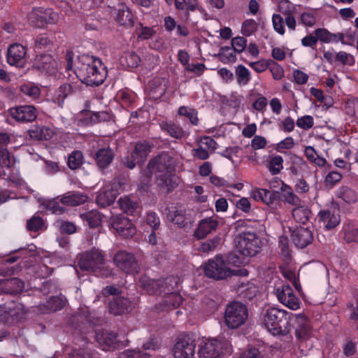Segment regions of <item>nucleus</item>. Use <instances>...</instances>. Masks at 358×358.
Instances as JSON below:
<instances>
[{
	"mask_svg": "<svg viewBox=\"0 0 358 358\" xmlns=\"http://www.w3.org/2000/svg\"><path fill=\"white\" fill-rule=\"evenodd\" d=\"M292 239L296 247L304 248L312 243L313 234L308 228L300 227L293 231L292 233Z\"/></svg>",
	"mask_w": 358,
	"mask_h": 358,
	"instance_id": "20",
	"label": "nucleus"
},
{
	"mask_svg": "<svg viewBox=\"0 0 358 358\" xmlns=\"http://www.w3.org/2000/svg\"><path fill=\"white\" fill-rule=\"evenodd\" d=\"M114 10L116 11V16L115 19L120 25L124 26L126 27H133V14L125 4H118V8H115Z\"/></svg>",
	"mask_w": 358,
	"mask_h": 358,
	"instance_id": "25",
	"label": "nucleus"
},
{
	"mask_svg": "<svg viewBox=\"0 0 358 358\" xmlns=\"http://www.w3.org/2000/svg\"><path fill=\"white\" fill-rule=\"evenodd\" d=\"M66 304V301L60 296H52L45 303L38 306V310L41 313H50L62 309Z\"/></svg>",
	"mask_w": 358,
	"mask_h": 358,
	"instance_id": "26",
	"label": "nucleus"
},
{
	"mask_svg": "<svg viewBox=\"0 0 358 358\" xmlns=\"http://www.w3.org/2000/svg\"><path fill=\"white\" fill-rule=\"evenodd\" d=\"M231 48L236 53H241L244 51L247 46V40L242 36L233 38L231 41Z\"/></svg>",
	"mask_w": 358,
	"mask_h": 358,
	"instance_id": "56",
	"label": "nucleus"
},
{
	"mask_svg": "<svg viewBox=\"0 0 358 358\" xmlns=\"http://www.w3.org/2000/svg\"><path fill=\"white\" fill-rule=\"evenodd\" d=\"M26 48L21 44L10 45L7 51V62L11 66H22L24 62Z\"/></svg>",
	"mask_w": 358,
	"mask_h": 358,
	"instance_id": "19",
	"label": "nucleus"
},
{
	"mask_svg": "<svg viewBox=\"0 0 358 358\" xmlns=\"http://www.w3.org/2000/svg\"><path fill=\"white\" fill-rule=\"evenodd\" d=\"M112 227L122 236L131 238L136 232L135 226L123 215L115 216L111 221Z\"/></svg>",
	"mask_w": 358,
	"mask_h": 358,
	"instance_id": "17",
	"label": "nucleus"
},
{
	"mask_svg": "<svg viewBox=\"0 0 358 358\" xmlns=\"http://www.w3.org/2000/svg\"><path fill=\"white\" fill-rule=\"evenodd\" d=\"M296 124L301 129L308 130L314 124V119L310 115H304L297 119Z\"/></svg>",
	"mask_w": 358,
	"mask_h": 358,
	"instance_id": "60",
	"label": "nucleus"
},
{
	"mask_svg": "<svg viewBox=\"0 0 358 358\" xmlns=\"http://www.w3.org/2000/svg\"><path fill=\"white\" fill-rule=\"evenodd\" d=\"M131 306L130 301L121 296H113L109 302V310L115 315H119L129 312Z\"/></svg>",
	"mask_w": 358,
	"mask_h": 358,
	"instance_id": "22",
	"label": "nucleus"
},
{
	"mask_svg": "<svg viewBox=\"0 0 358 358\" xmlns=\"http://www.w3.org/2000/svg\"><path fill=\"white\" fill-rule=\"evenodd\" d=\"M196 344L189 336L180 338L173 349L175 358H192L195 352Z\"/></svg>",
	"mask_w": 358,
	"mask_h": 358,
	"instance_id": "15",
	"label": "nucleus"
},
{
	"mask_svg": "<svg viewBox=\"0 0 358 358\" xmlns=\"http://www.w3.org/2000/svg\"><path fill=\"white\" fill-rule=\"evenodd\" d=\"M310 210L306 207L301 206H296L292 210V216L296 222L301 224H306L310 217Z\"/></svg>",
	"mask_w": 358,
	"mask_h": 358,
	"instance_id": "40",
	"label": "nucleus"
},
{
	"mask_svg": "<svg viewBox=\"0 0 358 358\" xmlns=\"http://www.w3.org/2000/svg\"><path fill=\"white\" fill-rule=\"evenodd\" d=\"M59 197L48 200L44 203L45 208L54 214L62 215L66 210L65 208L61 206Z\"/></svg>",
	"mask_w": 358,
	"mask_h": 358,
	"instance_id": "44",
	"label": "nucleus"
},
{
	"mask_svg": "<svg viewBox=\"0 0 358 358\" xmlns=\"http://www.w3.org/2000/svg\"><path fill=\"white\" fill-rule=\"evenodd\" d=\"M197 113L195 109L185 106H180L178 110V115L187 117L191 124L195 126L199 124Z\"/></svg>",
	"mask_w": 358,
	"mask_h": 358,
	"instance_id": "42",
	"label": "nucleus"
},
{
	"mask_svg": "<svg viewBox=\"0 0 358 358\" xmlns=\"http://www.w3.org/2000/svg\"><path fill=\"white\" fill-rule=\"evenodd\" d=\"M52 45V41L45 34H39L35 39V46L38 50L48 48Z\"/></svg>",
	"mask_w": 358,
	"mask_h": 358,
	"instance_id": "57",
	"label": "nucleus"
},
{
	"mask_svg": "<svg viewBox=\"0 0 358 358\" xmlns=\"http://www.w3.org/2000/svg\"><path fill=\"white\" fill-rule=\"evenodd\" d=\"M283 159L280 155H275L269 160L268 169L272 175H276L283 169Z\"/></svg>",
	"mask_w": 358,
	"mask_h": 358,
	"instance_id": "47",
	"label": "nucleus"
},
{
	"mask_svg": "<svg viewBox=\"0 0 358 358\" xmlns=\"http://www.w3.org/2000/svg\"><path fill=\"white\" fill-rule=\"evenodd\" d=\"M335 61L343 65L352 66L355 64V57L352 55L344 51H340L336 53Z\"/></svg>",
	"mask_w": 358,
	"mask_h": 358,
	"instance_id": "53",
	"label": "nucleus"
},
{
	"mask_svg": "<svg viewBox=\"0 0 358 358\" xmlns=\"http://www.w3.org/2000/svg\"><path fill=\"white\" fill-rule=\"evenodd\" d=\"M248 317V308L245 304L241 302H232L225 309L224 322L230 329H236L243 325Z\"/></svg>",
	"mask_w": 358,
	"mask_h": 358,
	"instance_id": "7",
	"label": "nucleus"
},
{
	"mask_svg": "<svg viewBox=\"0 0 358 358\" xmlns=\"http://www.w3.org/2000/svg\"><path fill=\"white\" fill-rule=\"evenodd\" d=\"M114 158V153L110 148H101L95 153L94 159L100 169L108 167Z\"/></svg>",
	"mask_w": 358,
	"mask_h": 358,
	"instance_id": "29",
	"label": "nucleus"
},
{
	"mask_svg": "<svg viewBox=\"0 0 358 358\" xmlns=\"http://www.w3.org/2000/svg\"><path fill=\"white\" fill-rule=\"evenodd\" d=\"M168 294L164 301L167 305L176 308L182 303V298L179 294L171 290Z\"/></svg>",
	"mask_w": 358,
	"mask_h": 358,
	"instance_id": "59",
	"label": "nucleus"
},
{
	"mask_svg": "<svg viewBox=\"0 0 358 358\" xmlns=\"http://www.w3.org/2000/svg\"><path fill=\"white\" fill-rule=\"evenodd\" d=\"M30 138L35 141H48L55 134L54 131L45 126L33 125L27 131Z\"/></svg>",
	"mask_w": 358,
	"mask_h": 358,
	"instance_id": "27",
	"label": "nucleus"
},
{
	"mask_svg": "<svg viewBox=\"0 0 358 358\" xmlns=\"http://www.w3.org/2000/svg\"><path fill=\"white\" fill-rule=\"evenodd\" d=\"M57 223L62 234H72L76 231V226L71 222L58 220Z\"/></svg>",
	"mask_w": 358,
	"mask_h": 358,
	"instance_id": "58",
	"label": "nucleus"
},
{
	"mask_svg": "<svg viewBox=\"0 0 358 358\" xmlns=\"http://www.w3.org/2000/svg\"><path fill=\"white\" fill-rule=\"evenodd\" d=\"M87 196L78 192H69L60 198L62 204L68 206H76L84 203Z\"/></svg>",
	"mask_w": 358,
	"mask_h": 358,
	"instance_id": "31",
	"label": "nucleus"
},
{
	"mask_svg": "<svg viewBox=\"0 0 358 358\" xmlns=\"http://www.w3.org/2000/svg\"><path fill=\"white\" fill-rule=\"evenodd\" d=\"M69 358H96L94 352L89 348L74 349L69 354Z\"/></svg>",
	"mask_w": 358,
	"mask_h": 358,
	"instance_id": "49",
	"label": "nucleus"
},
{
	"mask_svg": "<svg viewBox=\"0 0 358 358\" xmlns=\"http://www.w3.org/2000/svg\"><path fill=\"white\" fill-rule=\"evenodd\" d=\"M80 217L83 221H86L90 228L98 227L101 223V215L97 210H91L80 214Z\"/></svg>",
	"mask_w": 358,
	"mask_h": 358,
	"instance_id": "38",
	"label": "nucleus"
},
{
	"mask_svg": "<svg viewBox=\"0 0 358 358\" xmlns=\"http://www.w3.org/2000/svg\"><path fill=\"white\" fill-rule=\"evenodd\" d=\"M336 196L348 204H353L358 201V192L347 186H341L337 190Z\"/></svg>",
	"mask_w": 358,
	"mask_h": 358,
	"instance_id": "34",
	"label": "nucleus"
},
{
	"mask_svg": "<svg viewBox=\"0 0 358 358\" xmlns=\"http://www.w3.org/2000/svg\"><path fill=\"white\" fill-rule=\"evenodd\" d=\"M122 59L125 61L127 66L130 68L138 67L141 62L139 56L134 52H125Z\"/></svg>",
	"mask_w": 358,
	"mask_h": 358,
	"instance_id": "51",
	"label": "nucleus"
},
{
	"mask_svg": "<svg viewBox=\"0 0 358 358\" xmlns=\"http://www.w3.org/2000/svg\"><path fill=\"white\" fill-rule=\"evenodd\" d=\"M218 222L216 217H209L199 221L194 235L197 239H203L215 231L217 227Z\"/></svg>",
	"mask_w": 358,
	"mask_h": 358,
	"instance_id": "21",
	"label": "nucleus"
},
{
	"mask_svg": "<svg viewBox=\"0 0 358 358\" xmlns=\"http://www.w3.org/2000/svg\"><path fill=\"white\" fill-rule=\"evenodd\" d=\"M292 313L283 309L270 308L263 315V324L274 336H285L291 331Z\"/></svg>",
	"mask_w": 358,
	"mask_h": 358,
	"instance_id": "2",
	"label": "nucleus"
},
{
	"mask_svg": "<svg viewBox=\"0 0 358 358\" xmlns=\"http://www.w3.org/2000/svg\"><path fill=\"white\" fill-rule=\"evenodd\" d=\"M166 215L167 220L177 225L180 228L185 227L187 225V218L186 217L185 210L183 209H178L176 207H167L166 208Z\"/></svg>",
	"mask_w": 358,
	"mask_h": 358,
	"instance_id": "23",
	"label": "nucleus"
},
{
	"mask_svg": "<svg viewBox=\"0 0 358 358\" xmlns=\"http://www.w3.org/2000/svg\"><path fill=\"white\" fill-rule=\"evenodd\" d=\"M280 190L282 192L281 197L283 202L294 206H299L301 204L302 201L301 199L294 192L292 188L289 185L282 182Z\"/></svg>",
	"mask_w": 358,
	"mask_h": 358,
	"instance_id": "33",
	"label": "nucleus"
},
{
	"mask_svg": "<svg viewBox=\"0 0 358 358\" xmlns=\"http://www.w3.org/2000/svg\"><path fill=\"white\" fill-rule=\"evenodd\" d=\"M159 126L163 131L166 132L172 138L181 139L185 136L182 127L173 121H163Z\"/></svg>",
	"mask_w": 358,
	"mask_h": 358,
	"instance_id": "32",
	"label": "nucleus"
},
{
	"mask_svg": "<svg viewBox=\"0 0 358 358\" xmlns=\"http://www.w3.org/2000/svg\"><path fill=\"white\" fill-rule=\"evenodd\" d=\"M278 127L282 131L290 133L294 129L295 122L291 117H286L278 124Z\"/></svg>",
	"mask_w": 358,
	"mask_h": 358,
	"instance_id": "63",
	"label": "nucleus"
},
{
	"mask_svg": "<svg viewBox=\"0 0 358 358\" xmlns=\"http://www.w3.org/2000/svg\"><path fill=\"white\" fill-rule=\"evenodd\" d=\"M117 194V191L114 189L101 190L97 193L96 203L101 208H106L114 203Z\"/></svg>",
	"mask_w": 358,
	"mask_h": 358,
	"instance_id": "30",
	"label": "nucleus"
},
{
	"mask_svg": "<svg viewBox=\"0 0 358 358\" xmlns=\"http://www.w3.org/2000/svg\"><path fill=\"white\" fill-rule=\"evenodd\" d=\"M96 341L105 351L117 348L119 343L117 334L105 330H99L96 332Z\"/></svg>",
	"mask_w": 358,
	"mask_h": 358,
	"instance_id": "18",
	"label": "nucleus"
},
{
	"mask_svg": "<svg viewBox=\"0 0 358 358\" xmlns=\"http://www.w3.org/2000/svg\"><path fill=\"white\" fill-rule=\"evenodd\" d=\"M237 83L241 85H245L250 80V73L249 70L242 64L236 68Z\"/></svg>",
	"mask_w": 358,
	"mask_h": 358,
	"instance_id": "46",
	"label": "nucleus"
},
{
	"mask_svg": "<svg viewBox=\"0 0 358 358\" xmlns=\"http://www.w3.org/2000/svg\"><path fill=\"white\" fill-rule=\"evenodd\" d=\"M230 351L227 341L213 338L204 342L199 350V358H222L224 352Z\"/></svg>",
	"mask_w": 358,
	"mask_h": 358,
	"instance_id": "9",
	"label": "nucleus"
},
{
	"mask_svg": "<svg viewBox=\"0 0 358 358\" xmlns=\"http://www.w3.org/2000/svg\"><path fill=\"white\" fill-rule=\"evenodd\" d=\"M73 93V87L71 84L62 85L55 92L52 100L59 106H62L65 99Z\"/></svg>",
	"mask_w": 358,
	"mask_h": 358,
	"instance_id": "35",
	"label": "nucleus"
},
{
	"mask_svg": "<svg viewBox=\"0 0 358 358\" xmlns=\"http://www.w3.org/2000/svg\"><path fill=\"white\" fill-rule=\"evenodd\" d=\"M118 203L124 213L131 215H134L138 208L136 201L131 199L129 196L121 197L118 200Z\"/></svg>",
	"mask_w": 358,
	"mask_h": 358,
	"instance_id": "37",
	"label": "nucleus"
},
{
	"mask_svg": "<svg viewBox=\"0 0 358 358\" xmlns=\"http://www.w3.org/2000/svg\"><path fill=\"white\" fill-rule=\"evenodd\" d=\"M344 240L348 243L358 242V229L351 225H346L343 229Z\"/></svg>",
	"mask_w": 358,
	"mask_h": 358,
	"instance_id": "48",
	"label": "nucleus"
},
{
	"mask_svg": "<svg viewBox=\"0 0 358 358\" xmlns=\"http://www.w3.org/2000/svg\"><path fill=\"white\" fill-rule=\"evenodd\" d=\"M140 287L143 288L149 294L167 295L169 292L174 290L177 285V279L173 276L165 279L152 280L146 275H142L138 280Z\"/></svg>",
	"mask_w": 358,
	"mask_h": 358,
	"instance_id": "6",
	"label": "nucleus"
},
{
	"mask_svg": "<svg viewBox=\"0 0 358 358\" xmlns=\"http://www.w3.org/2000/svg\"><path fill=\"white\" fill-rule=\"evenodd\" d=\"M30 23L35 27L42 28L47 24H55L59 20V14L51 8H34L29 13Z\"/></svg>",
	"mask_w": 358,
	"mask_h": 358,
	"instance_id": "8",
	"label": "nucleus"
},
{
	"mask_svg": "<svg viewBox=\"0 0 358 358\" xmlns=\"http://www.w3.org/2000/svg\"><path fill=\"white\" fill-rule=\"evenodd\" d=\"M291 329L293 328L299 343H303L312 336V328L307 317L301 314H292L290 317Z\"/></svg>",
	"mask_w": 358,
	"mask_h": 358,
	"instance_id": "10",
	"label": "nucleus"
},
{
	"mask_svg": "<svg viewBox=\"0 0 358 358\" xmlns=\"http://www.w3.org/2000/svg\"><path fill=\"white\" fill-rule=\"evenodd\" d=\"M45 222L39 215H34L27 221V229L29 231L38 232L42 230Z\"/></svg>",
	"mask_w": 358,
	"mask_h": 358,
	"instance_id": "45",
	"label": "nucleus"
},
{
	"mask_svg": "<svg viewBox=\"0 0 358 358\" xmlns=\"http://www.w3.org/2000/svg\"><path fill=\"white\" fill-rule=\"evenodd\" d=\"M273 26L275 31L279 34H285L284 20L280 14H274L272 17Z\"/></svg>",
	"mask_w": 358,
	"mask_h": 358,
	"instance_id": "62",
	"label": "nucleus"
},
{
	"mask_svg": "<svg viewBox=\"0 0 358 358\" xmlns=\"http://www.w3.org/2000/svg\"><path fill=\"white\" fill-rule=\"evenodd\" d=\"M150 151L151 146L148 143L138 142L136 144L131 157H126L123 159V164L127 168L132 169L136 164H143Z\"/></svg>",
	"mask_w": 358,
	"mask_h": 358,
	"instance_id": "12",
	"label": "nucleus"
},
{
	"mask_svg": "<svg viewBox=\"0 0 358 358\" xmlns=\"http://www.w3.org/2000/svg\"><path fill=\"white\" fill-rule=\"evenodd\" d=\"M239 358H264V356L259 349L251 348L243 351Z\"/></svg>",
	"mask_w": 358,
	"mask_h": 358,
	"instance_id": "64",
	"label": "nucleus"
},
{
	"mask_svg": "<svg viewBox=\"0 0 358 358\" xmlns=\"http://www.w3.org/2000/svg\"><path fill=\"white\" fill-rule=\"evenodd\" d=\"M113 262L119 269L127 274L137 273L140 269L134 254L125 250L117 252L114 255Z\"/></svg>",
	"mask_w": 358,
	"mask_h": 358,
	"instance_id": "11",
	"label": "nucleus"
},
{
	"mask_svg": "<svg viewBox=\"0 0 358 358\" xmlns=\"http://www.w3.org/2000/svg\"><path fill=\"white\" fill-rule=\"evenodd\" d=\"M262 202L268 206L274 205L279 199V193L277 191H271L264 189L263 192Z\"/></svg>",
	"mask_w": 358,
	"mask_h": 358,
	"instance_id": "50",
	"label": "nucleus"
},
{
	"mask_svg": "<svg viewBox=\"0 0 358 358\" xmlns=\"http://www.w3.org/2000/svg\"><path fill=\"white\" fill-rule=\"evenodd\" d=\"M237 250L247 257H254L262 247V241L254 231H243L235 238Z\"/></svg>",
	"mask_w": 358,
	"mask_h": 358,
	"instance_id": "5",
	"label": "nucleus"
},
{
	"mask_svg": "<svg viewBox=\"0 0 358 358\" xmlns=\"http://www.w3.org/2000/svg\"><path fill=\"white\" fill-rule=\"evenodd\" d=\"M275 293L278 301L289 309L295 310L299 308L300 301L289 285L283 284L275 287Z\"/></svg>",
	"mask_w": 358,
	"mask_h": 358,
	"instance_id": "13",
	"label": "nucleus"
},
{
	"mask_svg": "<svg viewBox=\"0 0 358 358\" xmlns=\"http://www.w3.org/2000/svg\"><path fill=\"white\" fill-rule=\"evenodd\" d=\"M205 275L217 280L226 279L232 275L245 276L248 274L246 269H230L227 263L220 257L210 259L204 268Z\"/></svg>",
	"mask_w": 358,
	"mask_h": 358,
	"instance_id": "3",
	"label": "nucleus"
},
{
	"mask_svg": "<svg viewBox=\"0 0 358 358\" xmlns=\"http://www.w3.org/2000/svg\"><path fill=\"white\" fill-rule=\"evenodd\" d=\"M20 89L23 94L34 100L38 99L41 93L39 87L32 83H24L20 86Z\"/></svg>",
	"mask_w": 358,
	"mask_h": 358,
	"instance_id": "39",
	"label": "nucleus"
},
{
	"mask_svg": "<svg viewBox=\"0 0 358 358\" xmlns=\"http://www.w3.org/2000/svg\"><path fill=\"white\" fill-rule=\"evenodd\" d=\"M7 114L17 122H31L37 118L38 111L32 105H23L10 108Z\"/></svg>",
	"mask_w": 358,
	"mask_h": 358,
	"instance_id": "14",
	"label": "nucleus"
},
{
	"mask_svg": "<svg viewBox=\"0 0 358 358\" xmlns=\"http://www.w3.org/2000/svg\"><path fill=\"white\" fill-rule=\"evenodd\" d=\"M83 163V155L80 150L73 151L68 157V166L71 170H76L80 167Z\"/></svg>",
	"mask_w": 358,
	"mask_h": 358,
	"instance_id": "43",
	"label": "nucleus"
},
{
	"mask_svg": "<svg viewBox=\"0 0 358 358\" xmlns=\"http://www.w3.org/2000/svg\"><path fill=\"white\" fill-rule=\"evenodd\" d=\"M34 67L41 72L52 74L55 73L56 62L50 55H41L36 57Z\"/></svg>",
	"mask_w": 358,
	"mask_h": 358,
	"instance_id": "24",
	"label": "nucleus"
},
{
	"mask_svg": "<svg viewBox=\"0 0 358 358\" xmlns=\"http://www.w3.org/2000/svg\"><path fill=\"white\" fill-rule=\"evenodd\" d=\"M257 29V22L252 19L245 20L241 28L242 34L245 36H250Z\"/></svg>",
	"mask_w": 358,
	"mask_h": 358,
	"instance_id": "55",
	"label": "nucleus"
},
{
	"mask_svg": "<svg viewBox=\"0 0 358 358\" xmlns=\"http://www.w3.org/2000/svg\"><path fill=\"white\" fill-rule=\"evenodd\" d=\"M236 52L230 46H222L220 48L219 52L215 54L214 57L224 64L234 63L236 61Z\"/></svg>",
	"mask_w": 358,
	"mask_h": 358,
	"instance_id": "36",
	"label": "nucleus"
},
{
	"mask_svg": "<svg viewBox=\"0 0 358 358\" xmlns=\"http://www.w3.org/2000/svg\"><path fill=\"white\" fill-rule=\"evenodd\" d=\"M220 238H213L202 242L199 247V250L203 252H208L214 250L220 243Z\"/></svg>",
	"mask_w": 358,
	"mask_h": 358,
	"instance_id": "54",
	"label": "nucleus"
},
{
	"mask_svg": "<svg viewBox=\"0 0 358 358\" xmlns=\"http://www.w3.org/2000/svg\"><path fill=\"white\" fill-rule=\"evenodd\" d=\"M75 73L83 83L90 86L100 85L107 76V69L102 62L88 55L78 58Z\"/></svg>",
	"mask_w": 358,
	"mask_h": 358,
	"instance_id": "1",
	"label": "nucleus"
},
{
	"mask_svg": "<svg viewBox=\"0 0 358 358\" xmlns=\"http://www.w3.org/2000/svg\"><path fill=\"white\" fill-rule=\"evenodd\" d=\"M24 288V282L18 278L1 280V292L10 294L21 293Z\"/></svg>",
	"mask_w": 358,
	"mask_h": 358,
	"instance_id": "28",
	"label": "nucleus"
},
{
	"mask_svg": "<svg viewBox=\"0 0 358 358\" xmlns=\"http://www.w3.org/2000/svg\"><path fill=\"white\" fill-rule=\"evenodd\" d=\"M171 159V157L165 153L154 157L149 162L148 165L150 173H170L173 169Z\"/></svg>",
	"mask_w": 358,
	"mask_h": 358,
	"instance_id": "16",
	"label": "nucleus"
},
{
	"mask_svg": "<svg viewBox=\"0 0 358 358\" xmlns=\"http://www.w3.org/2000/svg\"><path fill=\"white\" fill-rule=\"evenodd\" d=\"M18 259L19 257L17 256H12L10 257L1 256V275L9 276L13 275L15 268L14 266H8V264L15 262Z\"/></svg>",
	"mask_w": 358,
	"mask_h": 358,
	"instance_id": "41",
	"label": "nucleus"
},
{
	"mask_svg": "<svg viewBox=\"0 0 358 358\" xmlns=\"http://www.w3.org/2000/svg\"><path fill=\"white\" fill-rule=\"evenodd\" d=\"M150 356L143 350H127L120 354L119 358H150Z\"/></svg>",
	"mask_w": 358,
	"mask_h": 358,
	"instance_id": "52",
	"label": "nucleus"
},
{
	"mask_svg": "<svg viewBox=\"0 0 358 358\" xmlns=\"http://www.w3.org/2000/svg\"><path fill=\"white\" fill-rule=\"evenodd\" d=\"M106 254L101 250L92 248L78 256V266L82 271L100 272L105 265Z\"/></svg>",
	"mask_w": 358,
	"mask_h": 358,
	"instance_id": "4",
	"label": "nucleus"
},
{
	"mask_svg": "<svg viewBox=\"0 0 358 358\" xmlns=\"http://www.w3.org/2000/svg\"><path fill=\"white\" fill-rule=\"evenodd\" d=\"M279 248L280 249L281 255L286 259H289L291 257L290 250L289 247V239L286 236H280L279 238Z\"/></svg>",
	"mask_w": 358,
	"mask_h": 358,
	"instance_id": "61",
	"label": "nucleus"
}]
</instances>
